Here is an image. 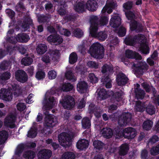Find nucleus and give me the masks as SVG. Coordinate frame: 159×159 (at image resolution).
Wrapping results in <instances>:
<instances>
[{"label":"nucleus","mask_w":159,"mask_h":159,"mask_svg":"<svg viewBox=\"0 0 159 159\" xmlns=\"http://www.w3.org/2000/svg\"><path fill=\"white\" fill-rule=\"evenodd\" d=\"M121 21L120 17L116 14L112 16L110 21V25L113 27L116 28L120 25Z\"/></svg>","instance_id":"4468645a"},{"label":"nucleus","mask_w":159,"mask_h":159,"mask_svg":"<svg viewBox=\"0 0 159 159\" xmlns=\"http://www.w3.org/2000/svg\"><path fill=\"white\" fill-rule=\"evenodd\" d=\"M129 150V147L128 144H122L120 147L119 151V154L120 156H125L128 153Z\"/></svg>","instance_id":"bb28decb"},{"label":"nucleus","mask_w":159,"mask_h":159,"mask_svg":"<svg viewBox=\"0 0 159 159\" xmlns=\"http://www.w3.org/2000/svg\"><path fill=\"white\" fill-rule=\"evenodd\" d=\"M73 34L75 37L80 38L83 35V32L80 29L77 28L74 30Z\"/></svg>","instance_id":"6e6d98bb"},{"label":"nucleus","mask_w":159,"mask_h":159,"mask_svg":"<svg viewBox=\"0 0 159 159\" xmlns=\"http://www.w3.org/2000/svg\"><path fill=\"white\" fill-rule=\"evenodd\" d=\"M108 97L107 92L104 89L100 90L98 93V98L100 100L105 99Z\"/></svg>","instance_id":"4c0bfd02"},{"label":"nucleus","mask_w":159,"mask_h":159,"mask_svg":"<svg viewBox=\"0 0 159 159\" xmlns=\"http://www.w3.org/2000/svg\"><path fill=\"white\" fill-rule=\"evenodd\" d=\"M148 66L145 62H141L138 65V67L135 70V72L139 75H142L143 74L148 68Z\"/></svg>","instance_id":"a211bd4d"},{"label":"nucleus","mask_w":159,"mask_h":159,"mask_svg":"<svg viewBox=\"0 0 159 159\" xmlns=\"http://www.w3.org/2000/svg\"><path fill=\"white\" fill-rule=\"evenodd\" d=\"M150 152L151 154L153 156H156L159 154V144L152 147Z\"/></svg>","instance_id":"de8ad7c7"},{"label":"nucleus","mask_w":159,"mask_h":159,"mask_svg":"<svg viewBox=\"0 0 159 159\" xmlns=\"http://www.w3.org/2000/svg\"><path fill=\"white\" fill-rule=\"evenodd\" d=\"M153 122L152 121L148 120L145 121L143 124V129L148 130L150 129L152 126Z\"/></svg>","instance_id":"e433bc0d"},{"label":"nucleus","mask_w":159,"mask_h":159,"mask_svg":"<svg viewBox=\"0 0 159 159\" xmlns=\"http://www.w3.org/2000/svg\"><path fill=\"white\" fill-rule=\"evenodd\" d=\"M125 55L126 57L129 58H135L138 60H141L142 58L141 56L138 53L129 50L126 51Z\"/></svg>","instance_id":"aec40b11"},{"label":"nucleus","mask_w":159,"mask_h":159,"mask_svg":"<svg viewBox=\"0 0 159 159\" xmlns=\"http://www.w3.org/2000/svg\"><path fill=\"white\" fill-rule=\"evenodd\" d=\"M15 120L13 116L11 115L6 116L5 119L4 123L6 126L12 129L15 127Z\"/></svg>","instance_id":"dca6fc26"},{"label":"nucleus","mask_w":159,"mask_h":159,"mask_svg":"<svg viewBox=\"0 0 159 159\" xmlns=\"http://www.w3.org/2000/svg\"><path fill=\"white\" fill-rule=\"evenodd\" d=\"M113 70V67L111 65H108L106 64L104 65L102 67V72L103 73L111 72Z\"/></svg>","instance_id":"37998d69"},{"label":"nucleus","mask_w":159,"mask_h":159,"mask_svg":"<svg viewBox=\"0 0 159 159\" xmlns=\"http://www.w3.org/2000/svg\"><path fill=\"white\" fill-rule=\"evenodd\" d=\"M62 103L63 107L65 109H70L74 106L75 102L74 98L71 96L66 95L64 97Z\"/></svg>","instance_id":"39448f33"},{"label":"nucleus","mask_w":159,"mask_h":159,"mask_svg":"<svg viewBox=\"0 0 159 159\" xmlns=\"http://www.w3.org/2000/svg\"><path fill=\"white\" fill-rule=\"evenodd\" d=\"M0 94L2 96L3 100L7 101H9L12 98V93L9 89L2 88L0 90Z\"/></svg>","instance_id":"9b49d317"},{"label":"nucleus","mask_w":159,"mask_h":159,"mask_svg":"<svg viewBox=\"0 0 159 159\" xmlns=\"http://www.w3.org/2000/svg\"><path fill=\"white\" fill-rule=\"evenodd\" d=\"M108 21V19L107 16H102L100 20L99 24L102 25H104L107 24Z\"/></svg>","instance_id":"0e129e2a"},{"label":"nucleus","mask_w":159,"mask_h":159,"mask_svg":"<svg viewBox=\"0 0 159 159\" xmlns=\"http://www.w3.org/2000/svg\"><path fill=\"white\" fill-rule=\"evenodd\" d=\"M141 85L147 92L152 91L154 95L155 94L156 91L155 89L153 88L152 86L150 85L147 83L144 82L141 84Z\"/></svg>","instance_id":"473e14b6"},{"label":"nucleus","mask_w":159,"mask_h":159,"mask_svg":"<svg viewBox=\"0 0 159 159\" xmlns=\"http://www.w3.org/2000/svg\"><path fill=\"white\" fill-rule=\"evenodd\" d=\"M140 85L138 84L136 85L134 88V93L135 97L137 99H143L145 96V91L143 89L139 88Z\"/></svg>","instance_id":"f3484780"},{"label":"nucleus","mask_w":159,"mask_h":159,"mask_svg":"<svg viewBox=\"0 0 159 159\" xmlns=\"http://www.w3.org/2000/svg\"><path fill=\"white\" fill-rule=\"evenodd\" d=\"M146 111L150 115L154 114L156 112V109L151 104H149L146 108Z\"/></svg>","instance_id":"3c124183"},{"label":"nucleus","mask_w":159,"mask_h":159,"mask_svg":"<svg viewBox=\"0 0 159 159\" xmlns=\"http://www.w3.org/2000/svg\"><path fill=\"white\" fill-rule=\"evenodd\" d=\"M6 13L8 16L12 20L13 19L15 16V13L11 9H7L6 11Z\"/></svg>","instance_id":"052dcab7"},{"label":"nucleus","mask_w":159,"mask_h":159,"mask_svg":"<svg viewBox=\"0 0 159 159\" xmlns=\"http://www.w3.org/2000/svg\"><path fill=\"white\" fill-rule=\"evenodd\" d=\"M8 136L7 132L5 130L0 131V145L3 144L7 139Z\"/></svg>","instance_id":"7c9ffc66"},{"label":"nucleus","mask_w":159,"mask_h":159,"mask_svg":"<svg viewBox=\"0 0 159 159\" xmlns=\"http://www.w3.org/2000/svg\"><path fill=\"white\" fill-rule=\"evenodd\" d=\"M88 77L91 83H96L97 82L98 78L93 73L89 74Z\"/></svg>","instance_id":"4d7b16f0"},{"label":"nucleus","mask_w":159,"mask_h":159,"mask_svg":"<svg viewBox=\"0 0 159 159\" xmlns=\"http://www.w3.org/2000/svg\"><path fill=\"white\" fill-rule=\"evenodd\" d=\"M91 55L93 57L100 59L103 56V47L99 43H96L92 45L89 51Z\"/></svg>","instance_id":"7ed1b4c3"},{"label":"nucleus","mask_w":159,"mask_h":159,"mask_svg":"<svg viewBox=\"0 0 159 159\" xmlns=\"http://www.w3.org/2000/svg\"><path fill=\"white\" fill-rule=\"evenodd\" d=\"M52 152L49 150H40V159H49L52 156Z\"/></svg>","instance_id":"a878e982"},{"label":"nucleus","mask_w":159,"mask_h":159,"mask_svg":"<svg viewBox=\"0 0 159 159\" xmlns=\"http://www.w3.org/2000/svg\"><path fill=\"white\" fill-rule=\"evenodd\" d=\"M59 53V52L58 50L52 49H50L48 53V54L50 55L51 56L53 57H55L56 56H57L58 55Z\"/></svg>","instance_id":"bf43d9fd"},{"label":"nucleus","mask_w":159,"mask_h":159,"mask_svg":"<svg viewBox=\"0 0 159 159\" xmlns=\"http://www.w3.org/2000/svg\"><path fill=\"white\" fill-rule=\"evenodd\" d=\"M89 145V143L88 140L83 139L78 141L77 143V147L79 149L83 150L87 148Z\"/></svg>","instance_id":"393cba45"},{"label":"nucleus","mask_w":159,"mask_h":159,"mask_svg":"<svg viewBox=\"0 0 159 159\" xmlns=\"http://www.w3.org/2000/svg\"><path fill=\"white\" fill-rule=\"evenodd\" d=\"M122 134L125 138L132 139L136 136V132L134 129L132 127H128L123 130Z\"/></svg>","instance_id":"9d476101"},{"label":"nucleus","mask_w":159,"mask_h":159,"mask_svg":"<svg viewBox=\"0 0 159 159\" xmlns=\"http://www.w3.org/2000/svg\"><path fill=\"white\" fill-rule=\"evenodd\" d=\"M75 155L70 152H67L64 153L62 156V159H74Z\"/></svg>","instance_id":"a18cd8bd"},{"label":"nucleus","mask_w":159,"mask_h":159,"mask_svg":"<svg viewBox=\"0 0 159 159\" xmlns=\"http://www.w3.org/2000/svg\"><path fill=\"white\" fill-rule=\"evenodd\" d=\"M35 156V152L31 150L25 151L23 155V157L25 159H33Z\"/></svg>","instance_id":"f704fd0d"},{"label":"nucleus","mask_w":159,"mask_h":159,"mask_svg":"<svg viewBox=\"0 0 159 159\" xmlns=\"http://www.w3.org/2000/svg\"><path fill=\"white\" fill-rule=\"evenodd\" d=\"M33 59L30 57H26L23 58L21 60L22 64L25 66H29L33 62Z\"/></svg>","instance_id":"79ce46f5"},{"label":"nucleus","mask_w":159,"mask_h":159,"mask_svg":"<svg viewBox=\"0 0 159 159\" xmlns=\"http://www.w3.org/2000/svg\"><path fill=\"white\" fill-rule=\"evenodd\" d=\"M10 77V73L8 71H6L1 75L0 78L2 80H7L9 79Z\"/></svg>","instance_id":"5fc2aeb1"},{"label":"nucleus","mask_w":159,"mask_h":159,"mask_svg":"<svg viewBox=\"0 0 159 159\" xmlns=\"http://www.w3.org/2000/svg\"><path fill=\"white\" fill-rule=\"evenodd\" d=\"M45 121L46 126L52 127L57 123V118L54 116L49 114L48 111L45 112Z\"/></svg>","instance_id":"0eeeda50"},{"label":"nucleus","mask_w":159,"mask_h":159,"mask_svg":"<svg viewBox=\"0 0 159 159\" xmlns=\"http://www.w3.org/2000/svg\"><path fill=\"white\" fill-rule=\"evenodd\" d=\"M6 41L8 44H16V41L15 39H13L12 38L9 37H7L6 38Z\"/></svg>","instance_id":"774afa93"},{"label":"nucleus","mask_w":159,"mask_h":159,"mask_svg":"<svg viewBox=\"0 0 159 159\" xmlns=\"http://www.w3.org/2000/svg\"><path fill=\"white\" fill-rule=\"evenodd\" d=\"M88 85L84 81H80L77 85V90L81 93H85L86 91Z\"/></svg>","instance_id":"b1692460"},{"label":"nucleus","mask_w":159,"mask_h":159,"mask_svg":"<svg viewBox=\"0 0 159 159\" xmlns=\"http://www.w3.org/2000/svg\"><path fill=\"white\" fill-rule=\"evenodd\" d=\"M16 79L18 82L24 83L27 82L28 77L26 72L22 70H18L15 73Z\"/></svg>","instance_id":"423d86ee"},{"label":"nucleus","mask_w":159,"mask_h":159,"mask_svg":"<svg viewBox=\"0 0 159 159\" xmlns=\"http://www.w3.org/2000/svg\"><path fill=\"white\" fill-rule=\"evenodd\" d=\"M115 6L116 4L113 2L112 1L110 2L109 0H107L106 5L102 11V12L105 13L107 11L108 14H110L112 12V9L115 8Z\"/></svg>","instance_id":"2eb2a0df"},{"label":"nucleus","mask_w":159,"mask_h":159,"mask_svg":"<svg viewBox=\"0 0 159 159\" xmlns=\"http://www.w3.org/2000/svg\"><path fill=\"white\" fill-rule=\"evenodd\" d=\"M122 92H117L113 94L111 98V100L113 102H114L116 101L119 102L122 99L121 96Z\"/></svg>","instance_id":"c9c22d12"},{"label":"nucleus","mask_w":159,"mask_h":159,"mask_svg":"<svg viewBox=\"0 0 159 159\" xmlns=\"http://www.w3.org/2000/svg\"><path fill=\"white\" fill-rule=\"evenodd\" d=\"M84 4L83 2H78L74 6L75 10L78 12H82L84 10Z\"/></svg>","instance_id":"72a5a7b5"},{"label":"nucleus","mask_w":159,"mask_h":159,"mask_svg":"<svg viewBox=\"0 0 159 159\" xmlns=\"http://www.w3.org/2000/svg\"><path fill=\"white\" fill-rule=\"evenodd\" d=\"M125 15L128 20H134L135 18V16L134 13L130 11H128L125 12Z\"/></svg>","instance_id":"13d9d810"},{"label":"nucleus","mask_w":159,"mask_h":159,"mask_svg":"<svg viewBox=\"0 0 159 159\" xmlns=\"http://www.w3.org/2000/svg\"><path fill=\"white\" fill-rule=\"evenodd\" d=\"M91 24L90 34L93 37L97 38L99 40L104 41L107 37L105 32H100L98 34L96 33L98 30V18L97 16H92L90 18Z\"/></svg>","instance_id":"f03ea898"},{"label":"nucleus","mask_w":159,"mask_h":159,"mask_svg":"<svg viewBox=\"0 0 159 159\" xmlns=\"http://www.w3.org/2000/svg\"><path fill=\"white\" fill-rule=\"evenodd\" d=\"M36 122L33 123L32 126L27 132L26 135L28 138L33 139L36 137L38 133V129L40 128V125Z\"/></svg>","instance_id":"1a4fd4ad"},{"label":"nucleus","mask_w":159,"mask_h":159,"mask_svg":"<svg viewBox=\"0 0 159 159\" xmlns=\"http://www.w3.org/2000/svg\"><path fill=\"white\" fill-rule=\"evenodd\" d=\"M44 2L45 3V9L47 11H49L52 9L53 5L51 2H47L46 1H45Z\"/></svg>","instance_id":"69168bd1"},{"label":"nucleus","mask_w":159,"mask_h":159,"mask_svg":"<svg viewBox=\"0 0 159 159\" xmlns=\"http://www.w3.org/2000/svg\"><path fill=\"white\" fill-rule=\"evenodd\" d=\"M146 39L145 36L142 34H139L134 37L130 36L126 38L125 43L127 45H133L138 42L140 44V49L143 53L146 54L149 52V48L146 43Z\"/></svg>","instance_id":"f257e3e1"},{"label":"nucleus","mask_w":159,"mask_h":159,"mask_svg":"<svg viewBox=\"0 0 159 159\" xmlns=\"http://www.w3.org/2000/svg\"><path fill=\"white\" fill-rule=\"evenodd\" d=\"M74 86L72 84L69 83L63 84L61 87V89L64 92H68L71 90Z\"/></svg>","instance_id":"a19ab883"},{"label":"nucleus","mask_w":159,"mask_h":159,"mask_svg":"<svg viewBox=\"0 0 159 159\" xmlns=\"http://www.w3.org/2000/svg\"><path fill=\"white\" fill-rule=\"evenodd\" d=\"M18 46L16 44H7V45L6 48V54L9 53V54L11 55L13 53L14 51L16 50Z\"/></svg>","instance_id":"2f4dec72"},{"label":"nucleus","mask_w":159,"mask_h":159,"mask_svg":"<svg viewBox=\"0 0 159 159\" xmlns=\"http://www.w3.org/2000/svg\"><path fill=\"white\" fill-rule=\"evenodd\" d=\"M77 54L75 52H73L70 55L69 61L70 64H73L77 61Z\"/></svg>","instance_id":"ea45409f"},{"label":"nucleus","mask_w":159,"mask_h":159,"mask_svg":"<svg viewBox=\"0 0 159 159\" xmlns=\"http://www.w3.org/2000/svg\"><path fill=\"white\" fill-rule=\"evenodd\" d=\"M15 9L16 11L18 12L25 11V9L23 3L21 1H20L17 4L16 6Z\"/></svg>","instance_id":"8fccbe9b"},{"label":"nucleus","mask_w":159,"mask_h":159,"mask_svg":"<svg viewBox=\"0 0 159 159\" xmlns=\"http://www.w3.org/2000/svg\"><path fill=\"white\" fill-rule=\"evenodd\" d=\"M17 109L20 111H23L26 108V106L24 103H19L16 106Z\"/></svg>","instance_id":"e2e57ef3"},{"label":"nucleus","mask_w":159,"mask_h":159,"mask_svg":"<svg viewBox=\"0 0 159 159\" xmlns=\"http://www.w3.org/2000/svg\"><path fill=\"white\" fill-rule=\"evenodd\" d=\"M131 118L132 116L130 113H124L119 117L118 123L120 126L125 125L130 121Z\"/></svg>","instance_id":"6e6552de"},{"label":"nucleus","mask_w":159,"mask_h":159,"mask_svg":"<svg viewBox=\"0 0 159 159\" xmlns=\"http://www.w3.org/2000/svg\"><path fill=\"white\" fill-rule=\"evenodd\" d=\"M103 136L107 139L111 138L113 134L112 130L108 128H103L101 131Z\"/></svg>","instance_id":"5701e85b"},{"label":"nucleus","mask_w":159,"mask_h":159,"mask_svg":"<svg viewBox=\"0 0 159 159\" xmlns=\"http://www.w3.org/2000/svg\"><path fill=\"white\" fill-rule=\"evenodd\" d=\"M56 27L61 34L67 36H68L71 34L70 32V31L66 29L60 27L58 25H57Z\"/></svg>","instance_id":"c03bdc74"},{"label":"nucleus","mask_w":159,"mask_h":159,"mask_svg":"<svg viewBox=\"0 0 159 159\" xmlns=\"http://www.w3.org/2000/svg\"><path fill=\"white\" fill-rule=\"evenodd\" d=\"M25 148L24 145L22 144L19 145L15 151V154L16 155L19 157L23 152Z\"/></svg>","instance_id":"603ef678"},{"label":"nucleus","mask_w":159,"mask_h":159,"mask_svg":"<svg viewBox=\"0 0 159 159\" xmlns=\"http://www.w3.org/2000/svg\"><path fill=\"white\" fill-rule=\"evenodd\" d=\"M10 63L7 61H4L2 62L0 65V68L3 70L8 69Z\"/></svg>","instance_id":"864d4df0"},{"label":"nucleus","mask_w":159,"mask_h":159,"mask_svg":"<svg viewBox=\"0 0 159 159\" xmlns=\"http://www.w3.org/2000/svg\"><path fill=\"white\" fill-rule=\"evenodd\" d=\"M128 78L123 73H120L117 75L116 82L119 86L124 85L128 82Z\"/></svg>","instance_id":"ddd939ff"},{"label":"nucleus","mask_w":159,"mask_h":159,"mask_svg":"<svg viewBox=\"0 0 159 159\" xmlns=\"http://www.w3.org/2000/svg\"><path fill=\"white\" fill-rule=\"evenodd\" d=\"M56 101L53 97H50L44 102V107L47 110L52 109L55 104Z\"/></svg>","instance_id":"6ab92c4d"},{"label":"nucleus","mask_w":159,"mask_h":159,"mask_svg":"<svg viewBox=\"0 0 159 159\" xmlns=\"http://www.w3.org/2000/svg\"><path fill=\"white\" fill-rule=\"evenodd\" d=\"M82 126L84 128H89L90 125V121L89 119L87 118H84L82 121Z\"/></svg>","instance_id":"49530a36"},{"label":"nucleus","mask_w":159,"mask_h":159,"mask_svg":"<svg viewBox=\"0 0 159 159\" xmlns=\"http://www.w3.org/2000/svg\"><path fill=\"white\" fill-rule=\"evenodd\" d=\"M159 140V137L157 135L153 136L149 140L148 143L153 144Z\"/></svg>","instance_id":"680f3d73"},{"label":"nucleus","mask_w":159,"mask_h":159,"mask_svg":"<svg viewBox=\"0 0 159 159\" xmlns=\"http://www.w3.org/2000/svg\"><path fill=\"white\" fill-rule=\"evenodd\" d=\"M48 75L49 79H53L56 77L57 76V73L55 71L52 70L48 72Z\"/></svg>","instance_id":"338daca9"},{"label":"nucleus","mask_w":159,"mask_h":159,"mask_svg":"<svg viewBox=\"0 0 159 159\" xmlns=\"http://www.w3.org/2000/svg\"><path fill=\"white\" fill-rule=\"evenodd\" d=\"M65 76L67 79L72 81H74L76 80V78L71 70H67L65 73Z\"/></svg>","instance_id":"58836bf2"},{"label":"nucleus","mask_w":159,"mask_h":159,"mask_svg":"<svg viewBox=\"0 0 159 159\" xmlns=\"http://www.w3.org/2000/svg\"><path fill=\"white\" fill-rule=\"evenodd\" d=\"M73 137L72 134H70L65 133H62L58 137L59 142L62 146L66 147L70 146Z\"/></svg>","instance_id":"20e7f679"},{"label":"nucleus","mask_w":159,"mask_h":159,"mask_svg":"<svg viewBox=\"0 0 159 159\" xmlns=\"http://www.w3.org/2000/svg\"><path fill=\"white\" fill-rule=\"evenodd\" d=\"M93 145L95 148L99 150L102 149L104 145L103 143L98 140L94 141Z\"/></svg>","instance_id":"09e8293b"},{"label":"nucleus","mask_w":159,"mask_h":159,"mask_svg":"<svg viewBox=\"0 0 159 159\" xmlns=\"http://www.w3.org/2000/svg\"><path fill=\"white\" fill-rule=\"evenodd\" d=\"M86 8L89 10L94 11L98 7V4L96 1L93 0L88 1L86 3Z\"/></svg>","instance_id":"412c9836"},{"label":"nucleus","mask_w":159,"mask_h":159,"mask_svg":"<svg viewBox=\"0 0 159 159\" xmlns=\"http://www.w3.org/2000/svg\"><path fill=\"white\" fill-rule=\"evenodd\" d=\"M101 81L106 88H110L111 87L112 81L108 75L102 77L101 79Z\"/></svg>","instance_id":"cd10ccee"},{"label":"nucleus","mask_w":159,"mask_h":159,"mask_svg":"<svg viewBox=\"0 0 159 159\" xmlns=\"http://www.w3.org/2000/svg\"><path fill=\"white\" fill-rule=\"evenodd\" d=\"M34 24L33 20L30 16H25L23 20L22 27L25 30H26L30 29V27H33Z\"/></svg>","instance_id":"f8f14e48"},{"label":"nucleus","mask_w":159,"mask_h":159,"mask_svg":"<svg viewBox=\"0 0 159 159\" xmlns=\"http://www.w3.org/2000/svg\"><path fill=\"white\" fill-rule=\"evenodd\" d=\"M30 39L29 36L25 33L19 34L16 38L17 41L21 43H26Z\"/></svg>","instance_id":"4be33fe9"},{"label":"nucleus","mask_w":159,"mask_h":159,"mask_svg":"<svg viewBox=\"0 0 159 159\" xmlns=\"http://www.w3.org/2000/svg\"><path fill=\"white\" fill-rule=\"evenodd\" d=\"M145 107V103L142 102L140 101L136 102L135 109L137 111H143L144 110Z\"/></svg>","instance_id":"c85d7f7f"},{"label":"nucleus","mask_w":159,"mask_h":159,"mask_svg":"<svg viewBox=\"0 0 159 159\" xmlns=\"http://www.w3.org/2000/svg\"><path fill=\"white\" fill-rule=\"evenodd\" d=\"M89 109L91 112L94 113V115L96 116L98 118L101 116L100 110L99 108L96 107L94 105L92 104H91L89 107Z\"/></svg>","instance_id":"c756f323"}]
</instances>
